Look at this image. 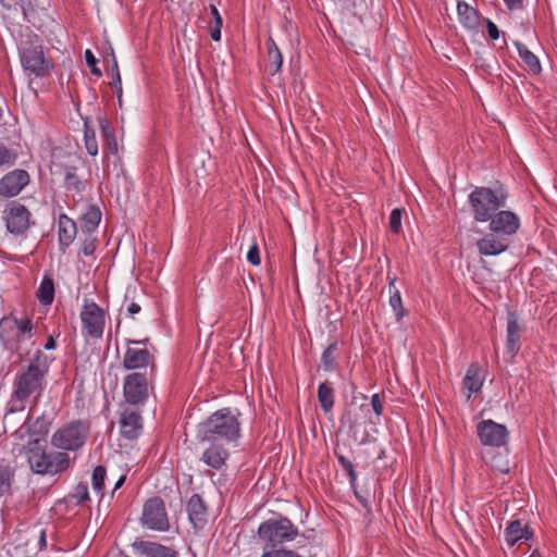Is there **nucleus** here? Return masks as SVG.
I'll use <instances>...</instances> for the list:
<instances>
[{
  "instance_id": "f257e3e1",
  "label": "nucleus",
  "mask_w": 557,
  "mask_h": 557,
  "mask_svg": "<svg viewBox=\"0 0 557 557\" xmlns=\"http://www.w3.org/2000/svg\"><path fill=\"white\" fill-rule=\"evenodd\" d=\"M48 368L47 356L41 350H37L27 369L18 373L14 380L13 393L5 418L11 413L23 411L25 401L30 396H34L35 400L40 397L46 385L45 377Z\"/></svg>"
},
{
  "instance_id": "f03ea898",
  "label": "nucleus",
  "mask_w": 557,
  "mask_h": 557,
  "mask_svg": "<svg viewBox=\"0 0 557 557\" xmlns=\"http://www.w3.org/2000/svg\"><path fill=\"white\" fill-rule=\"evenodd\" d=\"M240 436V422L230 408L216 410L197 425L196 437L200 443H235Z\"/></svg>"
},
{
  "instance_id": "7ed1b4c3",
  "label": "nucleus",
  "mask_w": 557,
  "mask_h": 557,
  "mask_svg": "<svg viewBox=\"0 0 557 557\" xmlns=\"http://www.w3.org/2000/svg\"><path fill=\"white\" fill-rule=\"evenodd\" d=\"M27 462L30 470L40 475H54L65 471L70 467V457L63 451L48 453L46 441L35 438L28 442L25 447Z\"/></svg>"
},
{
  "instance_id": "20e7f679",
  "label": "nucleus",
  "mask_w": 557,
  "mask_h": 557,
  "mask_svg": "<svg viewBox=\"0 0 557 557\" xmlns=\"http://www.w3.org/2000/svg\"><path fill=\"white\" fill-rule=\"evenodd\" d=\"M508 193L500 188L475 187L469 195V203L476 222H486L498 209L506 207Z\"/></svg>"
},
{
  "instance_id": "39448f33",
  "label": "nucleus",
  "mask_w": 557,
  "mask_h": 557,
  "mask_svg": "<svg viewBox=\"0 0 557 557\" xmlns=\"http://www.w3.org/2000/svg\"><path fill=\"white\" fill-rule=\"evenodd\" d=\"M299 535L298 528L286 517L268 519L258 528V537L263 543V549L282 547Z\"/></svg>"
},
{
  "instance_id": "423d86ee",
  "label": "nucleus",
  "mask_w": 557,
  "mask_h": 557,
  "mask_svg": "<svg viewBox=\"0 0 557 557\" xmlns=\"http://www.w3.org/2000/svg\"><path fill=\"white\" fill-rule=\"evenodd\" d=\"M20 59L24 71L36 77L48 76L53 70V64L45 57L41 45L32 41L23 44Z\"/></svg>"
},
{
  "instance_id": "0eeeda50",
  "label": "nucleus",
  "mask_w": 557,
  "mask_h": 557,
  "mask_svg": "<svg viewBox=\"0 0 557 557\" xmlns=\"http://www.w3.org/2000/svg\"><path fill=\"white\" fill-rule=\"evenodd\" d=\"M89 434V425L84 421H74L59 429L51 438L54 447L64 450L81 448Z\"/></svg>"
},
{
  "instance_id": "6e6552de",
  "label": "nucleus",
  "mask_w": 557,
  "mask_h": 557,
  "mask_svg": "<svg viewBox=\"0 0 557 557\" xmlns=\"http://www.w3.org/2000/svg\"><path fill=\"white\" fill-rule=\"evenodd\" d=\"M151 381L146 372H133L125 376L123 395L126 404L132 406L144 405L149 397Z\"/></svg>"
},
{
  "instance_id": "1a4fd4ad",
  "label": "nucleus",
  "mask_w": 557,
  "mask_h": 557,
  "mask_svg": "<svg viewBox=\"0 0 557 557\" xmlns=\"http://www.w3.org/2000/svg\"><path fill=\"white\" fill-rule=\"evenodd\" d=\"M140 521L144 527L154 531H168L170 522L162 498L152 497L148 499L143 509Z\"/></svg>"
},
{
  "instance_id": "9d476101",
  "label": "nucleus",
  "mask_w": 557,
  "mask_h": 557,
  "mask_svg": "<svg viewBox=\"0 0 557 557\" xmlns=\"http://www.w3.org/2000/svg\"><path fill=\"white\" fill-rule=\"evenodd\" d=\"M476 433L480 442L485 446L500 447L506 445L508 440L507 428L490 419L478 424Z\"/></svg>"
},
{
  "instance_id": "9b49d317",
  "label": "nucleus",
  "mask_w": 557,
  "mask_h": 557,
  "mask_svg": "<svg viewBox=\"0 0 557 557\" xmlns=\"http://www.w3.org/2000/svg\"><path fill=\"white\" fill-rule=\"evenodd\" d=\"M488 221V230L491 232L507 238L516 234L520 227L519 216L515 212L508 210L494 212Z\"/></svg>"
},
{
  "instance_id": "f8f14e48",
  "label": "nucleus",
  "mask_w": 557,
  "mask_h": 557,
  "mask_svg": "<svg viewBox=\"0 0 557 557\" xmlns=\"http://www.w3.org/2000/svg\"><path fill=\"white\" fill-rule=\"evenodd\" d=\"M4 213L7 228L10 233L22 235L28 230L30 212L25 206L18 202H12Z\"/></svg>"
},
{
  "instance_id": "ddd939ff",
  "label": "nucleus",
  "mask_w": 557,
  "mask_h": 557,
  "mask_svg": "<svg viewBox=\"0 0 557 557\" xmlns=\"http://www.w3.org/2000/svg\"><path fill=\"white\" fill-rule=\"evenodd\" d=\"M81 319L89 336L95 338L101 337L104 329V313L97 304H85L81 312Z\"/></svg>"
},
{
  "instance_id": "4468645a",
  "label": "nucleus",
  "mask_w": 557,
  "mask_h": 557,
  "mask_svg": "<svg viewBox=\"0 0 557 557\" xmlns=\"http://www.w3.org/2000/svg\"><path fill=\"white\" fill-rule=\"evenodd\" d=\"M29 183V174L25 170H14L0 180V195L14 197Z\"/></svg>"
},
{
  "instance_id": "2eb2a0df",
  "label": "nucleus",
  "mask_w": 557,
  "mask_h": 557,
  "mask_svg": "<svg viewBox=\"0 0 557 557\" xmlns=\"http://www.w3.org/2000/svg\"><path fill=\"white\" fill-rule=\"evenodd\" d=\"M141 429L143 419L140 413L129 407L124 408L120 418L121 435L127 440H135L138 437Z\"/></svg>"
},
{
  "instance_id": "dca6fc26",
  "label": "nucleus",
  "mask_w": 557,
  "mask_h": 557,
  "mask_svg": "<svg viewBox=\"0 0 557 557\" xmlns=\"http://www.w3.org/2000/svg\"><path fill=\"white\" fill-rule=\"evenodd\" d=\"M510 245V240L496 233L485 234L478 239L476 248L482 256H497L506 251Z\"/></svg>"
},
{
  "instance_id": "f3484780",
  "label": "nucleus",
  "mask_w": 557,
  "mask_h": 557,
  "mask_svg": "<svg viewBox=\"0 0 557 557\" xmlns=\"http://www.w3.org/2000/svg\"><path fill=\"white\" fill-rule=\"evenodd\" d=\"M523 333V326L519 322L518 315L513 311L507 313V341L506 348L511 357L516 356L520 349V341Z\"/></svg>"
},
{
  "instance_id": "a211bd4d",
  "label": "nucleus",
  "mask_w": 557,
  "mask_h": 557,
  "mask_svg": "<svg viewBox=\"0 0 557 557\" xmlns=\"http://www.w3.org/2000/svg\"><path fill=\"white\" fill-rule=\"evenodd\" d=\"M190 523L196 530H201L208 521V508L199 494H194L187 503Z\"/></svg>"
},
{
  "instance_id": "6ab92c4d",
  "label": "nucleus",
  "mask_w": 557,
  "mask_h": 557,
  "mask_svg": "<svg viewBox=\"0 0 557 557\" xmlns=\"http://www.w3.org/2000/svg\"><path fill=\"white\" fill-rule=\"evenodd\" d=\"M153 361V356L146 348L137 349L128 347L123 357V367L126 370L147 368Z\"/></svg>"
},
{
  "instance_id": "aec40b11",
  "label": "nucleus",
  "mask_w": 557,
  "mask_h": 557,
  "mask_svg": "<svg viewBox=\"0 0 557 557\" xmlns=\"http://www.w3.org/2000/svg\"><path fill=\"white\" fill-rule=\"evenodd\" d=\"M133 547L139 555L146 557H178L175 549L156 542L135 541Z\"/></svg>"
},
{
  "instance_id": "412c9836",
  "label": "nucleus",
  "mask_w": 557,
  "mask_h": 557,
  "mask_svg": "<svg viewBox=\"0 0 557 557\" xmlns=\"http://www.w3.org/2000/svg\"><path fill=\"white\" fill-rule=\"evenodd\" d=\"M210 446L203 451L201 460L215 470H221L230 456L223 443L209 442Z\"/></svg>"
},
{
  "instance_id": "4be33fe9",
  "label": "nucleus",
  "mask_w": 557,
  "mask_h": 557,
  "mask_svg": "<svg viewBox=\"0 0 557 557\" xmlns=\"http://www.w3.org/2000/svg\"><path fill=\"white\" fill-rule=\"evenodd\" d=\"M29 416L23 425L15 432L21 438L25 435H41L45 436L48 434L51 422L42 414L37 418L33 424H28Z\"/></svg>"
},
{
  "instance_id": "5701e85b",
  "label": "nucleus",
  "mask_w": 557,
  "mask_h": 557,
  "mask_svg": "<svg viewBox=\"0 0 557 557\" xmlns=\"http://www.w3.org/2000/svg\"><path fill=\"white\" fill-rule=\"evenodd\" d=\"M533 532L528 525H522L519 520L511 521L505 531V540L509 546H513L520 540H529Z\"/></svg>"
},
{
  "instance_id": "b1692460",
  "label": "nucleus",
  "mask_w": 557,
  "mask_h": 557,
  "mask_svg": "<svg viewBox=\"0 0 557 557\" xmlns=\"http://www.w3.org/2000/svg\"><path fill=\"white\" fill-rule=\"evenodd\" d=\"M77 233V227L75 222L66 216L65 214H61L59 218V242L62 247H69L74 240Z\"/></svg>"
},
{
  "instance_id": "393cba45",
  "label": "nucleus",
  "mask_w": 557,
  "mask_h": 557,
  "mask_svg": "<svg viewBox=\"0 0 557 557\" xmlns=\"http://www.w3.org/2000/svg\"><path fill=\"white\" fill-rule=\"evenodd\" d=\"M268 48V60H267V70L271 75H275L282 66L283 57L277 48L275 41L272 38H269L267 41Z\"/></svg>"
},
{
  "instance_id": "a878e982",
  "label": "nucleus",
  "mask_w": 557,
  "mask_h": 557,
  "mask_svg": "<svg viewBox=\"0 0 557 557\" xmlns=\"http://www.w3.org/2000/svg\"><path fill=\"white\" fill-rule=\"evenodd\" d=\"M98 122L104 141V150L109 151L112 154H116L119 148L113 127L110 125L109 121L106 117H99Z\"/></svg>"
},
{
  "instance_id": "bb28decb",
  "label": "nucleus",
  "mask_w": 557,
  "mask_h": 557,
  "mask_svg": "<svg viewBox=\"0 0 557 557\" xmlns=\"http://www.w3.org/2000/svg\"><path fill=\"white\" fill-rule=\"evenodd\" d=\"M396 278L389 277L388 283V292H389V306L392 307L397 322H399L407 313L408 311L403 306V300L399 290L396 288L395 285Z\"/></svg>"
},
{
  "instance_id": "cd10ccee",
  "label": "nucleus",
  "mask_w": 557,
  "mask_h": 557,
  "mask_svg": "<svg viewBox=\"0 0 557 557\" xmlns=\"http://www.w3.org/2000/svg\"><path fill=\"white\" fill-rule=\"evenodd\" d=\"M100 220V210L95 206H90L79 220L82 231L91 234L98 227Z\"/></svg>"
},
{
  "instance_id": "c85d7f7f",
  "label": "nucleus",
  "mask_w": 557,
  "mask_h": 557,
  "mask_svg": "<svg viewBox=\"0 0 557 557\" xmlns=\"http://www.w3.org/2000/svg\"><path fill=\"white\" fill-rule=\"evenodd\" d=\"M515 46L518 50L519 57L524 62V64L528 66V69L533 74H540L541 73V63L539 61V58L530 51L525 45H523L520 41H515Z\"/></svg>"
},
{
  "instance_id": "c756f323",
  "label": "nucleus",
  "mask_w": 557,
  "mask_h": 557,
  "mask_svg": "<svg viewBox=\"0 0 557 557\" xmlns=\"http://www.w3.org/2000/svg\"><path fill=\"white\" fill-rule=\"evenodd\" d=\"M457 11L461 23L468 28H475L479 24L476 10L463 1H458Z\"/></svg>"
},
{
  "instance_id": "7c9ffc66",
  "label": "nucleus",
  "mask_w": 557,
  "mask_h": 557,
  "mask_svg": "<svg viewBox=\"0 0 557 557\" xmlns=\"http://www.w3.org/2000/svg\"><path fill=\"white\" fill-rule=\"evenodd\" d=\"M37 298L41 305H51L54 299V283L51 276L45 275L38 289Z\"/></svg>"
},
{
  "instance_id": "2f4dec72",
  "label": "nucleus",
  "mask_w": 557,
  "mask_h": 557,
  "mask_svg": "<svg viewBox=\"0 0 557 557\" xmlns=\"http://www.w3.org/2000/svg\"><path fill=\"white\" fill-rule=\"evenodd\" d=\"M318 400L324 412H330L334 406V389L327 383L323 382L318 387Z\"/></svg>"
},
{
  "instance_id": "473e14b6",
  "label": "nucleus",
  "mask_w": 557,
  "mask_h": 557,
  "mask_svg": "<svg viewBox=\"0 0 557 557\" xmlns=\"http://www.w3.org/2000/svg\"><path fill=\"white\" fill-rule=\"evenodd\" d=\"M463 384L470 393H475L481 389L482 379L480 377V368L476 363H472L468 368Z\"/></svg>"
},
{
  "instance_id": "72a5a7b5",
  "label": "nucleus",
  "mask_w": 557,
  "mask_h": 557,
  "mask_svg": "<svg viewBox=\"0 0 557 557\" xmlns=\"http://www.w3.org/2000/svg\"><path fill=\"white\" fill-rule=\"evenodd\" d=\"M75 171V168H65L64 185L69 190L83 193L86 189L87 183L82 181Z\"/></svg>"
},
{
  "instance_id": "f704fd0d",
  "label": "nucleus",
  "mask_w": 557,
  "mask_h": 557,
  "mask_svg": "<svg viewBox=\"0 0 557 557\" xmlns=\"http://www.w3.org/2000/svg\"><path fill=\"white\" fill-rule=\"evenodd\" d=\"M337 342L331 343L327 348L323 351L321 362L325 371H333L337 368Z\"/></svg>"
},
{
  "instance_id": "c9c22d12",
  "label": "nucleus",
  "mask_w": 557,
  "mask_h": 557,
  "mask_svg": "<svg viewBox=\"0 0 557 557\" xmlns=\"http://www.w3.org/2000/svg\"><path fill=\"white\" fill-rule=\"evenodd\" d=\"M210 13L212 15V21L209 23V33L214 41H219L221 39V27L223 21L214 4H210Z\"/></svg>"
},
{
  "instance_id": "e433bc0d",
  "label": "nucleus",
  "mask_w": 557,
  "mask_h": 557,
  "mask_svg": "<svg viewBox=\"0 0 557 557\" xmlns=\"http://www.w3.org/2000/svg\"><path fill=\"white\" fill-rule=\"evenodd\" d=\"M16 326V338L17 341H24L32 337L33 322L28 318L14 319Z\"/></svg>"
},
{
  "instance_id": "4c0bfd02",
  "label": "nucleus",
  "mask_w": 557,
  "mask_h": 557,
  "mask_svg": "<svg viewBox=\"0 0 557 557\" xmlns=\"http://www.w3.org/2000/svg\"><path fill=\"white\" fill-rule=\"evenodd\" d=\"M14 471L10 466H0V497L11 488Z\"/></svg>"
},
{
  "instance_id": "58836bf2",
  "label": "nucleus",
  "mask_w": 557,
  "mask_h": 557,
  "mask_svg": "<svg viewBox=\"0 0 557 557\" xmlns=\"http://www.w3.org/2000/svg\"><path fill=\"white\" fill-rule=\"evenodd\" d=\"M84 140L87 152L90 156H97L98 144L96 139V133L95 129L89 127L87 124H85Z\"/></svg>"
},
{
  "instance_id": "ea45409f",
  "label": "nucleus",
  "mask_w": 557,
  "mask_h": 557,
  "mask_svg": "<svg viewBox=\"0 0 557 557\" xmlns=\"http://www.w3.org/2000/svg\"><path fill=\"white\" fill-rule=\"evenodd\" d=\"M107 470L103 466H97L92 471L91 482L92 488L97 492H102L104 487V480Z\"/></svg>"
},
{
  "instance_id": "a19ab883",
  "label": "nucleus",
  "mask_w": 557,
  "mask_h": 557,
  "mask_svg": "<svg viewBox=\"0 0 557 557\" xmlns=\"http://www.w3.org/2000/svg\"><path fill=\"white\" fill-rule=\"evenodd\" d=\"M261 557H302V556L299 555L295 550L286 549L283 547H276V548H271V549L264 548Z\"/></svg>"
},
{
  "instance_id": "79ce46f5",
  "label": "nucleus",
  "mask_w": 557,
  "mask_h": 557,
  "mask_svg": "<svg viewBox=\"0 0 557 557\" xmlns=\"http://www.w3.org/2000/svg\"><path fill=\"white\" fill-rule=\"evenodd\" d=\"M403 209L396 208L389 215V228L393 233L398 234L401 231Z\"/></svg>"
},
{
  "instance_id": "37998d69",
  "label": "nucleus",
  "mask_w": 557,
  "mask_h": 557,
  "mask_svg": "<svg viewBox=\"0 0 557 557\" xmlns=\"http://www.w3.org/2000/svg\"><path fill=\"white\" fill-rule=\"evenodd\" d=\"M72 497L76 499V504L81 505L89 500L88 485L87 483H78L74 488Z\"/></svg>"
},
{
  "instance_id": "c03bdc74",
  "label": "nucleus",
  "mask_w": 557,
  "mask_h": 557,
  "mask_svg": "<svg viewBox=\"0 0 557 557\" xmlns=\"http://www.w3.org/2000/svg\"><path fill=\"white\" fill-rule=\"evenodd\" d=\"M16 153L4 145H0V168L12 165L16 160Z\"/></svg>"
},
{
  "instance_id": "a18cd8bd",
  "label": "nucleus",
  "mask_w": 557,
  "mask_h": 557,
  "mask_svg": "<svg viewBox=\"0 0 557 557\" xmlns=\"http://www.w3.org/2000/svg\"><path fill=\"white\" fill-rule=\"evenodd\" d=\"M337 459L343 469L347 472L350 482L354 483L357 479V473L352 462L343 455H337Z\"/></svg>"
},
{
  "instance_id": "49530a36",
  "label": "nucleus",
  "mask_w": 557,
  "mask_h": 557,
  "mask_svg": "<svg viewBox=\"0 0 557 557\" xmlns=\"http://www.w3.org/2000/svg\"><path fill=\"white\" fill-rule=\"evenodd\" d=\"M492 468L500 473H508L510 470L509 461L502 456H495L491 461Z\"/></svg>"
},
{
  "instance_id": "de8ad7c7",
  "label": "nucleus",
  "mask_w": 557,
  "mask_h": 557,
  "mask_svg": "<svg viewBox=\"0 0 557 557\" xmlns=\"http://www.w3.org/2000/svg\"><path fill=\"white\" fill-rule=\"evenodd\" d=\"M85 60L87 65L90 67L92 75L100 77L102 75L100 69L97 66V59L90 50L85 51Z\"/></svg>"
},
{
  "instance_id": "09e8293b",
  "label": "nucleus",
  "mask_w": 557,
  "mask_h": 557,
  "mask_svg": "<svg viewBox=\"0 0 557 557\" xmlns=\"http://www.w3.org/2000/svg\"><path fill=\"white\" fill-rule=\"evenodd\" d=\"M96 250V238L91 237L90 235L84 239L82 245V252L85 256H90Z\"/></svg>"
},
{
  "instance_id": "8fccbe9b",
  "label": "nucleus",
  "mask_w": 557,
  "mask_h": 557,
  "mask_svg": "<svg viewBox=\"0 0 557 557\" xmlns=\"http://www.w3.org/2000/svg\"><path fill=\"white\" fill-rule=\"evenodd\" d=\"M247 260L252 264V265H259L260 262H261V258H260V251H259V247L257 244H253L248 253H247Z\"/></svg>"
},
{
  "instance_id": "3c124183",
  "label": "nucleus",
  "mask_w": 557,
  "mask_h": 557,
  "mask_svg": "<svg viewBox=\"0 0 557 557\" xmlns=\"http://www.w3.org/2000/svg\"><path fill=\"white\" fill-rule=\"evenodd\" d=\"M506 8L509 11H521L524 9V3L527 0H503Z\"/></svg>"
},
{
  "instance_id": "603ef678",
  "label": "nucleus",
  "mask_w": 557,
  "mask_h": 557,
  "mask_svg": "<svg viewBox=\"0 0 557 557\" xmlns=\"http://www.w3.org/2000/svg\"><path fill=\"white\" fill-rule=\"evenodd\" d=\"M371 406L376 416H381L383 412V401L379 394H374L371 398Z\"/></svg>"
},
{
  "instance_id": "864d4df0",
  "label": "nucleus",
  "mask_w": 557,
  "mask_h": 557,
  "mask_svg": "<svg viewBox=\"0 0 557 557\" xmlns=\"http://www.w3.org/2000/svg\"><path fill=\"white\" fill-rule=\"evenodd\" d=\"M115 70H116V79H113L112 82V87L115 89L116 91V95H117V99H119V102L121 103V98H122V82H121V76H120V72H119V67H117V63H115Z\"/></svg>"
},
{
  "instance_id": "5fc2aeb1",
  "label": "nucleus",
  "mask_w": 557,
  "mask_h": 557,
  "mask_svg": "<svg viewBox=\"0 0 557 557\" xmlns=\"http://www.w3.org/2000/svg\"><path fill=\"white\" fill-rule=\"evenodd\" d=\"M486 28H487V34L492 40H496L499 38V34H500L499 29L496 26V24H494L492 21L486 20Z\"/></svg>"
},
{
  "instance_id": "6e6d98bb",
  "label": "nucleus",
  "mask_w": 557,
  "mask_h": 557,
  "mask_svg": "<svg viewBox=\"0 0 557 557\" xmlns=\"http://www.w3.org/2000/svg\"><path fill=\"white\" fill-rule=\"evenodd\" d=\"M343 420H345L348 423L350 430L355 429L359 424L356 414L352 417L351 410H347L345 412V414L343 416Z\"/></svg>"
},
{
  "instance_id": "4d7b16f0",
  "label": "nucleus",
  "mask_w": 557,
  "mask_h": 557,
  "mask_svg": "<svg viewBox=\"0 0 557 557\" xmlns=\"http://www.w3.org/2000/svg\"><path fill=\"white\" fill-rule=\"evenodd\" d=\"M140 311V306L136 302H132L127 307V313L131 318H134L136 313Z\"/></svg>"
},
{
  "instance_id": "13d9d810",
  "label": "nucleus",
  "mask_w": 557,
  "mask_h": 557,
  "mask_svg": "<svg viewBox=\"0 0 557 557\" xmlns=\"http://www.w3.org/2000/svg\"><path fill=\"white\" fill-rule=\"evenodd\" d=\"M54 347H55V342H54L53 337H52V336H50V337L48 338L47 343L45 344V348H46L47 350H49V349H53Z\"/></svg>"
},
{
  "instance_id": "bf43d9fd",
  "label": "nucleus",
  "mask_w": 557,
  "mask_h": 557,
  "mask_svg": "<svg viewBox=\"0 0 557 557\" xmlns=\"http://www.w3.org/2000/svg\"><path fill=\"white\" fill-rule=\"evenodd\" d=\"M125 479H126V476H125V475H122V476L116 481V483H115V485H114L113 493H114L116 490H119V488L124 484Z\"/></svg>"
},
{
  "instance_id": "052dcab7",
  "label": "nucleus",
  "mask_w": 557,
  "mask_h": 557,
  "mask_svg": "<svg viewBox=\"0 0 557 557\" xmlns=\"http://www.w3.org/2000/svg\"><path fill=\"white\" fill-rule=\"evenodd\" d=\"M149 342V338H145L143 341L127 339V344H144L146 345Z\"/></svg>"
},
{
  "instance_id": "680f3d73",
  "label": "nucleus",
  "mask_w": 557,
  "mask_h": 557,
  "mask_svg": "<svg viewBox=\"0 0 557 557\" xmlns=\"http://www.w3.org/2000/svg\"><path fill=\"white\" fill-rule=\"evenodd\" d=\"M39 544H40V547H46V545H47L45 531L41 532Z\"/></svg>"
},
{
  "instance_id": "e2e57ef3",
  "label": "nucleus",
  "mask_w": 557,
  "mask_h": 557,
  "mask_svg": "<svg viewBox=\"0 0 557 557\" xmlns=\"http://www.w3.org/2000/svg\"><path fill=\"white\" fill-rule=\"evenodd\" d=\"M529 557H542V555L537 549H534Z\"/></svg>"
},
{
  "instance_id": "0e129e2a",
  "label": "nucleus",
  "mask_w": 557,
  "mask_h": 557,
  "mask_svg": "<svg viewBox=\"0 0 557 557\" xmlns=\"http://www.w3.org/2000/svg\"><path fill=\"white\" fill-rule=\"evenodd\" d=\"M359 411H369V408L367 405H361L359 408H358Z\"/></svg>"
},
{
  "instance_id": "69168bd1",
  "label": "nucleus",
  "mask_w": 557,
  "mask_h": 557,
  "mask_svg": "<svg viewBox=\"0 0 557 557\" xmlns=\"http://www.w3.org/2000/svg\"><path fill=\"white\" fill-rule=\"evenodd\" d=\"M115 63H116V61L114 60V65H113V70H112V74H113V79H116V70H115Z\"/></svg>"
},
{
  "instance_id": "338daca9",
  "label": "nucleus",
  "mask_w": 557,
  "mask_h": 557,
  "mask_svg": "<svg viewBox=\"0 0 557 557\" xmlns=\"http://www.w3.org/2000/svg\"><path fill=\"white\" fill-rule=\"evenodd\" d=\"M2 117V109L0 108V119Z\"/></svg>"
}]
</instances>
